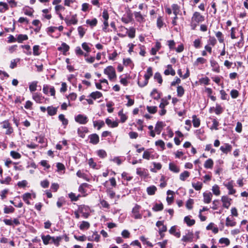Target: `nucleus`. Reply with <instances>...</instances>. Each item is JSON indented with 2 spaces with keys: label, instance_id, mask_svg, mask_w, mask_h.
I'll return each mask as SVG.
<instances>
[{
  "label": "nucleus",
  "instance_id": "f257e3e1",
  "mask_svg": "<svg viewBox=\"0 0 248 248\" xmlns=\"http://www.w3.org/2000/svg\"><path fill=\"white\" fill-rule=\"evenodd\" d=\"M204 20V17L199 12H195L194 13L191 20L190 26L191 29L195 30L196 28L201 22Z\"/></svg>",
  "mask_w": 248,
  "mask_h": 248
},
{
  "label": "nucleus",
  "instance_id": "f03ea898",
  "mask_svg": "<svg viewBox=\"0 0 248 248\" xmlns=\"http://www.w3.org/2000/svg\"><path fill=\"white\" fill-rule=\"evenodd\" d=\"M153 76V71L152 68L151 67H149L147 68V73L144 75V81L142 82L140 81L139 80L138 82V84L139 86L141 87H143L146 86L148 83L149 78Z\"/></svg>",
  "mask_w": 248,
  "mask_h": 248
},
{
  "label": "nucleus",
  "instance_id": "7ed1b4c3",
  "mask_svg": "<svg viewBox=\"0 0 248 248\" xmlns=\"http://www.w3.org/2000/svg\"><path fill=\"white\" fill-rule=\"evenodd\" d=\"M104 73L108 76L109 80H112L116 77L115 69L111 66H108L105 68Z\"/></svg>",
  "mask_w": 248,
  "mask_h": 248
},
{
  "label": "nucleus",
  "instance_id": "20e7f679",
  "mask_svg": "<svg viewBox=\"0 0 248 248\" xmlns=\"http://www.w3.org/2000/svg\"><path fill=\"white\" fill-rule=\"evenodd\" d=\"M75 121L79 124H85L88 121V117L83 114H78L75 118Z\"/></svg>",
  "mask_w": 248,
  "mask_h": 248
},
{
  "label": "nucleus",
  "instance_id": "39448f33",
  "mask_svg": "<svg viewBox=\"0 0 248 248\" xmlns=\"http://www.w3.org/2000/svg\"><path fill=\"white\" fill-rule=\"evenodd\" d=\"M1 127L4 129H6L5 132L6 135H10L13 132V129L8 121H3L1 123Z\"/></svg>",
  "mask_w": 248,
  "mask_h": 248
},
{
  "label": "nucleus",
  "instance_id": "423d86ee",
  "mask_svg": "<svg viewBox=\"0 0 248 248\" xmlns=\"http://www.w3.org/2000/svg\"><path fill=\"white\" fill-rule=\"evenodd\" d=\"M64 21H65L67 26H70L72 24H73V25L77 24L78 23V19L77 18V15L75 14V15H72L71 19H69L68 16H66L64 18Z\"/></svg>",
  "mask_w": 248,
  "mask_h": 248
},
{
  "label": "nucleus",
  "instance_id": "0eeeda50",
  "mask_svg": "<svg viewBox=\"0 0 248 248\" xmlns=\"http://www.w3.org/2000/svg\"><path fill=\"white\" fill-rule=\"evenodd\" d=\"M223 203L222 206L227 209H228L231 204L232 199L227 196H223L221 199Z\"/></svg>",
  "mask_w": 248,
  "mask_h": 248
},
{
  "label": "nucleus",
  "instance_id": "6e6552de",
  "mask_svg": "<svg viewBox=\"0 0 248 248\" xmlns=\"http://www.w3.org/2000/svg\"><path fill=\"white\" fill-rule=\"evenodd\" d=\"M140 208V206L137 204L133 208L132 213L134 218L136 219H140L142 217L141 215L139 213Z\"/></svg>",
  "mask_w": 248,
  "mask_h": 248
},
{
  "label": "nucleus",
  "instance_id": "1a4fd4ad",
  "mask_svg": "<svg viewBox=\"0 0 248 248\" xmlns=\"http://www.w3.org/2000/svg\"><path fill=\"white\" fill-rule=\"evenodd\" d=\"M225 186L229 190V194L232 195L236 192V190L233 189V181H231L224 184Z\"/></svg>",
  "mask_w": 248,
  "mask_h": 248
},
{
  "label": "nucleus",
  "instance_id": "9d476101",
  "mask_svg": "<svg viewBox=\"0 0 248 248\" xmlns=\"http://www.w3.org/2000/svg\"><path fill=\"white\" fill-rule=\"evenodd\" d=\"M90 142L93 144H97L99 141V138L97 134H93L89 136Z\"/></svg>",
  "mask_w": 248,
  "mask_h": 248
},
{
  "label": "nucleus",
  "instance_id": "9b49d317",
  "mask_svg": "<svg viewBox=\"0 0 248 248\" xmlns=\"http://www.w3.org/2000/svg\"><path fill=\"white\" fill-rule=\"evenodd\" d=\"M33 196L34 198H35V194L32 195L30 193H26L22 195L23 200L28 205L31 204L29 200L31 199V197Z\"/></svg>",
  "mask_w": 248,
  "mask_h": 248
},
{
  "label": "nucleus",
  "instance_id": "f8f14e48",
  "mask_svg": "<svg viewBox=\"0 0 248 248\" xmlns=\"http://www.w3.org/2000/svg\"><path fill=\"white\" fill-rule=\"evenodd\" d=\"M232 149V146L229 143H225L224 145L221 146L220 148V150L224 154H227L228 152L231 151Z\"/></svg>",
  "mask_w": 248,
  "mask_h": 248
},
{
  "label": "nucleus",
  "instance_id": "ddd939ff",
  "mask_svg": "<svg viewBox=\"0 0 248 248\" xmlns=\"http://www.w3.org/2000/svg\"><path fill=\"white\" fill-rule=\"evenodd\" d=\"M41 238L43 242V243L45 245H47L50 243H52V236L50 235H45L44 234L41 235Z\"/></svg>",
  "mask_w": 248,
  "mask_h": 248
},
{
  "label": "nucleus",
  "instance_id": "4468645a",
  "mask_svg": "<svg viewBox=\"0 0 248 248\" xmlns=\"http://www.w3.org/2000/svg\"><path fill=\"white\" fill-rule=\"evenodd\" d=\"M203 202L205 203H209L211 202L212 194L211 192H204L203 194Z\"/></svg>",
  "mask_w": 248,
  "mask_h": 248
},
{
  "label": "nucleus",
  "instance_id": "2eb2a0df",
  "mask_svg": "<svg viewBox=\"0 0 248 248\" xmlns=\"http://www.w3.org/2000/svg\"><path fill=\"white\" fill-rule=\"evenodd\" d=\"M193 234L192 232H188L186 235L183 236L181 240L185 242H192Z\"/></svg>",
  "mask_w": 248,
  "mask_h": 248
},
{
  "label": "nucleus",
  "instance_id": "dca6fc26",
  "mask_svg": "<svg viewBox=\"0 0 248 248\" xmlns=\"http://www.w3.org/2000/svg\"><path fill=\"white\" fill-rule=\"evenodd\" d=\"M168 69H166L164 71V74L166 76L171 75V76H174L175 75V71L172 68V66L170 64L167 65Z\"/></svg>",
  "mask_w": 248,
  "mask_h": 248
},
{
  "label": "nucleus",
  "instance_id": "f3484780",
  "mask_svg": "<svg viewBox=\"0 0 248 248\" xmlns=\"http://www.w3.org/2000/svg\"><path fill=\"white\" fill-rule=\"evenodd\" d=\"M33 99L37 103H42L44 97L38 93H34L32 94Z\"/></svg>",
  "mask_w": 248,
  "mask_h": 248
},
{
  "label": "nucleus",
  "instance_id": "a211bd4d",
  "mask_svg": "<svg viewBox=\"0 0 248 248\" xmlns=\"http://www.w3.org/2000/svg\"><path fill=\"white\" fill-rule=\"evenodd\" d=\"M210 63L211 66L212 67V70L217 73H219L220 69L217 62L214 60H211Z\"/></svg>",
  "mask_w": 248,
  "mask_h": 248
},
{
  "label": "nucleus",
  "instance_id": "6ab92c4d",
  "mask_svg": "<svg viewBox=\"0 0 248 248\" xmlns=\"http://www.w3.org/2000/svg\"><path fill=\"white\" fill-rule=\"evenodd\" d=\"M58 108L49 106L47 108V113L50 116H53L57 113Z\"/></svg>",
  "mask_w": 248,
  "mask_h": 248
},
{
  "label": "nucleus",
  "instance_id": "aec40b11",
  "mask_svg": "<svg viewBox=\"0 0 248 248\" xmlns=\"http://www.w3.org/2000/svg\"><path fill=\"white\" fill-rule=\"evenodd\" d=\"M169 170L174 173H178L180 171L179 167L171 162L169 164Z\"/></svg>",
  "mask_w": 248,
  "mask_h": 248
},
{
  "label": "nucleus",
  "instance_id": "412c9836",
  "mask_svg": "<svg viewBox=\"0 0 248 248\" xmlns=\"http://www.w3.org/2000/svg\"><path fill=\"white\" fill-rule=\"evenodd\" d=\"M164 124L162 122H158L155 126V131L157 134H160L163 127Z\"/></svg>",
  "mask_w": 248,
  "mask_h": 248
},
{
  "label": "nucleus",
  "instance_id": "4be33fe9",
  "mask_svg": "<svg viewBox=\"0 0 248 248\" xmlns=\"http://www.w3.org/2000/svg\"><path fill=\"white\" fill-rule=\"evenodd\" d=\"M58 49L61 51L64 54L69 49V46L65 43H62L60 47H59Z\"/></svg>",
  "mask_w": 248,
  "mask_h": 248
},
{
  "label": "nucleus",
  "instance_id": "5701e85b",
  "mask_svg": "<svg viewBox=\"0 0 248 248\" xmlns=\"http://www.w3.org/2000/svg\"><path fill=\"white\" fill-rule=\"evenodd\" d=\"M100 235L97 233V232H95L93 234L92 236H89L88 237V240L89 241H95L98 242L100 240Z\"/></svg>",
  "mask_w": 248,
  "mask_h": 248
},
{
  "label": "nucleus",
  "instance_id": "b1692460",
  "mask_svg": "<svg viewBox=\"0 0 248 248\" xmlns=\"http://www.w3.org/2000/svg\"><path fill=\"white\" fill-rule=\"evenodd\" d=\"M106 123L111 127L114 128L116 127L118 125V123L116 121H112L109 118L106 119Z\"/></svg>",
  "mask_w": 248,
  "mask_h": 248
},
{
  "label": "nucleus",
  "instance_id": "393cba45",
  "mask_svg": "<svg viewBox=\"0 0 248 248\" xmlns=\"http://www.w3.org/2000/svg\"><path fill=\"white\" fill-rule=\"evenodd\" d=\"M102 93L99 92V91H96L92 92L89 95L91 97H92L93 99L95 100L96 99L99 98L102 96Z\"/></svg>",
  "mask_w": 248,
  "mask_h": 248
},
{
  "label": "nucleus",
  "instance_id": "a878e982",
  "mask_svg": "<svg viewBox=\"0 0 248 248\" xmlns=\"http://www.w3.org/2000/svg\"><path fill=\"white\" fill-rule=\"evenodd\" d=\"M126 30H127L126 33L130 38H133L135 37L136 30L135 28L131 27L128 30L127 29Z\"/></svg>",
  "mask_w": 248,
  "mask_h": 248
},
{
  "label": "nucleus",
  "instance_id": "bb28decb",
  "mask_svg": "<svg viewBox=\"0 0 248 248\" xmlns=\"http://www.w3.org/2000/svg\"><path fill=\"white\" fill-rule=\"evenodd\" d=\"M94 127H97V129L99 130L101 127L105 125V123L103 121H95L93 122Z\"/></svg>",
  "mask_w": 248,
  "mask_h": 248
},
{
  "label": "nucleus",
  "instance_id": "cd10ccee",
  "mask_svg": "<svg viewBox=\"0 0 248 248\" xmlns=\"http://www.w3.org/2000/svg\"><path fill=\"white\" fill-rule=\"evenodd\" d=\"M214 162L211 158L207 159L204 164V167L206 169H212L213 167Z\"/></svg>",
  "mask_w": 248,
  "mask_h": 248
},
{
  "label": "nucleus",
  "instance_id": "c85d7f7f",
  "mask_svg": "<svg viewBox=\"0 0 248 248\" xmlns=\"http://www.w3.org/2000/svg\"><path fill=\"white\" fill-rule=\"evenodd\" d=\"M184 221L188 226H191L195 223V220L190 219L189 216H186L184 218Z\"/></svg>",
  "mask_w": 248,
  "mask_h": 248
},
{
  "label": "nucleus",
  "instance_id": "c756f323",
  "mask_svg": "<svg viewBox=\"0 0 248 248\" xmlns=\"http://www.w3.org/2000/svg\"><path fill=\"white\" fill-rule=\"evenodd\" d=\"M169 232L170 234H173L177 238H179L181 236L180 232H176V227L175 226H172L170 228L169 230Z\"/></svg>",
  "mask_w": 248,
  "mask_h": 248
},
{
  "label": "nucleus",
  "instance_id": "7c9ffc66",
  "mask_svg": "<svg viewBox=\"0 0 248 248\" xmlns=\"http://www.w3.org/2000/svg\"><path fill=\"white\" fill-rule=\"evenodd\" d=\"M87 131L88 130L86 127H81L78 129V133L79 137L83 138L85 137L84 132H87Z\"/></svg>",
  "mask_w": 248,
  "mask_h": 248
},
{
  "label": "nucleus",
  "instance_id": "2f4dec72",
  "mask_svg": "<svg viewBox=\"0 0 248 248\" xmlns=\"http://www.w3.org/2000/svg\"><path fill=\"white\" fill-rule=\"evenodd\" d=\"M156 187L154 186H152L147 187V192L148 195H153L155 194V192L156 191Z\"/></svg>",
  "mask_w": 248,
  "mask_h": 248
},
{
  "label": "nucleus",
  "instance_id": "473e14b6",
  "mask_svg": "<svg viewBox=\"0 0 248 248\" xmlns=\"http://www.w3.org/2000/svg\"><path fill=\"white\" fill-rule=\"evenodd\" d=\"M192 123L195 127H198L200 125V120L196 115L192 116Z\"/></svg>",
  "mask_w": 248,
  "mask_h": 248
},
{
  "label": "nucleus",
  "instance_id": "72a5a7b5",
  "mask_svg": "<svg viewBox=\"0 0 248 248\" xmlns=\"http://www.w3.org/2000/svg\"><path fill=\"white\" fill-rule=\"evenodd\" d=\"M189 172L185 170L180 174V179L181 181H184L187 178L189 177Z\"/></svg>",
  "mask_w": 248,
  "mask_h": 248
},
{
  "label": "nucleus",
  "instance_id": "f704fd0d",
  "mask_svg": "<svg viewBox=\"0 0 248 248\" xmlns=\"http://www.w3.org/2000/svg\"><path fill=\"white\" fill-rule=\"evenodd\" d=\"M90 224L88 222L86 221H82L79 226V228L81 230H83L85 229L87 230L90 228Z\"/></svg>",
  "mask_w": 248,
  "mask_h": 248
},
{
  "label": "nucleus",
  "instance_id": "c9c22d12",
  "mask_svg": "<svg viewBox=\"0 0 248 248\" xmlns=\"http://www.w3.org/2000/svg\"><path fill=\"white\" fill-rule=\"evenodd\" d=\"M38 81H34L30 83L29 90L31 92H33L36 90Z\"/></svg>",
  "mask_w": 248,
  "mask_h": 248
},
{
  "label": "nucleus",
  "instance_id": "e433bc0d",
  "mask_svg": "<svg viewBox=\"0 0 248 248\" xmlns=\"http://www.w3.org/2000/svg\"><path fill=\"white\" fill-rule=\"evenodd\" d=\"M152 209L155 212L161 211L163 209V205L162 203H155L152 208Z\"/></svg>",
  "mask_w": 248,
  "mask_h": 248
},
{
  "label": "nucleus",
  "instance_id": "4c0bfd02",
  "mask_svg": "<svg viewBox=\"0 0 248 248\" xmlns=\"http://www.w3.org/2000/svg\"><path fill=\"white\" fill-rule=\"evenodd\" d=\"M8 9V4L3 2H0V13H4Z\"/></svg>",
  "mask_w": 248,
  "mask_h": 248
},
{
  "label": "nucleus",
  "instance_id": "58836bf2",
  "mask_svg": "<svg viewBox=\"0 0 248 248\" xmlns=\"http://www.w3.org/2000/svg\"><path fill=\"white\" fill-rule=\"evenodd\" d=\"M212 190L214 194L218 196L220 194L219 187L217 185H215L212 186Z\"/></svg>",
  "mask_w": 248,
  "mask_h": 248
},
{
  "label": "nucleus",
  "instance_id": "ea45409f",
  "mask_svg": "<svg viewBox=\"0 0 248 248\" xmlns=\"http://www.w3.org/2000/svg\"><path fill=\"white\" fill-rule=\"evenodd\" d=\"M28 37L26 34H19L17 37V41L18 43H22L23 41L28 40Z\"/></svg>",
  "mask_w": 248,
  "mask_h": 248
},
{
  "label": "nucleus",
  "instance_id": "a19ab883",
  "mask_svg": "<svg viewBox=\"0 0 248 248\" xmlns=\"http://www.w3.org/2000/svg\"><path fill=\"white\" fill-rule=\"evenodd\" d=\"M173 13L175 16H177L180 12V7L177 4H173L171 6Z\"/></svg>",
  "mask_w": 248,
  "mask_h": 248
},
{
  "label": "nucleus",
  "instance_id": "79ce46f5",
  "mask_svg": "<svg viewBox=\"0 0 248 248\" xmlns=\"http://www.w3.org/2000/svg\"><path fill=\"white\" fill-rule=\"evenodd\" d=\"M118 116L120 117L121 122L122 123L125 122L127 119V117L123 113V111L122 110L119 111Z\"/></svg>",
  "mask_w": 248,
  "mask_h": 248
},
{
  "label": "nucleus",
  "instance_id": "37998d69",
  "mask_svg": "<svg viewBox=\"0 0 248 248\" xmlns=\"http://www.w3.org/2000/svg\"><path fill=\"white\" fill-rule=\"evenodd\" d=\"M192 186L196 190H200L202 187V184L201 182H198L197 183H192Z\"/></svg>",
  "mask_w": 248,
  "mask_h": 248
},
{
  "label": "nucleus",
  "instance_id": "c03bdc74",
  "mask_svg": "<svg viewBox=\"0 0 248 248\" xmlns=\"http://www.w3.org/2000/svg\"><path fill=\"white\" fill-rule=\"evenodd\" d=\"M236 222L232 219H231L229 217H227L226 220V226L233 227L235 226Z\"/></svg>",
  "mask_w": 248,
  "mask_h": 248
},
{
  "label": "nucleus",
  "instance_id": "a18cd8bd",
  "mask_svg": "<svg viewBox=\"0 0 248 248\" xmlns=\"http://www.w3.org/2000/svg\"><path fill=\"white\" fill-rule=\"evenodd\" d=\"M185 93L184 88L181 86H178L177 88V96L179 97H182Z\"/></svg>",
  "mask_w": 248,
  "mask_h": 248
},
{
  "label": "nucleus",
  "instance_id": "49530a36",
  "mask_svg": "<svg viewBox=\"0 0 248 248\" xmlns=\"http://www.w3.org/2000/svg\"><path fill=\"white\" fill-rule=\"evenodd\" d=\"M86 23L90 26L93 27L97 25V20L96 18H93L92 20L87 19Z\"/></svg>",
  "mask_w": 248,
  "mask_h": 248
},
{
  "label": "nucleus",
  "instance_id": "de8ad7c7",
  "mask_svg": "<svg viewBox=\"0 0 248 248\" xmlns=\"http://www.w3.org/2000/svg\"><path fill=\"white\" fill-rule=\"evenodd\" d=\"M147 111L151 114H155L156 112L157 108L156 106H147Z\"/></svg>",
  "mask_w": 248,
  "mask_h": 248
},
{
  "label": "nucleus",
  "instance_id": "09e8293b",
  "mask_svg": "<svg viewBox=\"0 0 248 248\" xmlns=\"http://www.w3.org/2000/svg\"><path fill=\"white\" fill-rule=\"evenodd\" d=\"M59 119L60 121H61L62 122L63 125H67L68 123V121L67 119H66L65 118V116L63 114H61L59 115Z\"/></svg>",
  "mask_w": 248,
  "mask_h": 248
},
{
  "label": "nucleus",
  "instance_id": "8fccbe9b",
  "mask_svg": "<svg viewBox=\"0 0 248 248\" xmlns=\"http://www.w3.org/2000/svg\"><path fill=\"white\" fill-rule=\"evenodd\" d=\"M134 16L138 21L142 22L143 21L144 17H143V16L141 15V14H140V12H135Z\"/></svg>",
  "mask_w": 248,
  "mask_h": 248
},
{
  "label": "nucleus",
  "instance_id": "3c124183",
  "mask_svg": "<svg viewBox=\"0 0 248 248\" xmlns=\"http://www.w3.org/2000/svg\"><path fill=\"white\" fill-rule=\"evenodd\" d=\"M223 109L221 107V106L220 105L217 104L216 105V108H215V112L216 114L217 115H219V114H221L223 112Z\"/></svg>",
  "mask_w": 248,
  "mask_h": 248
},
{
  "label": "nucleus",
  "instance_id": "603ef678",
  "mask_svg": "<svg viewBox=\"0 0 248 248\" xmlns=\"http://www.w3.org/2000/svg\"><path fill=\"white\" fill-rule=\"evenodd\" d=\"M154 78L155 79L157 80L159 84H162L163 80L162 76L159 73L156 72L155 73L154 75Z\"/></svg>",
  "mask_w": 248,
  "mask_h": 248
},
{
  "label": "nucleus",
  "instance_id": "864d4df0",
  "mask_svg": "<svg viewBox=\"0 0 248 248\" xmlns=\"http://www.w3.org/2000/svg\"><path fill=\"white\" fill-rule=\"evenodd\" d=\"M219 243L220 244H224L226 246H229L230 244V240L227 238L222 237L219 240Z\"/></svg>",
  "mask_w": 248,
  "mask_h": 248
},
{
  "label": "nucleus",
  "instance_id": "5fc2aeb1",
  "mask_svg": "<svg viewBox=\"0 0 248 248\" xmlns=\"http://www.w3.org/2000/svg\"><path fill=\"white\" fill-rule=\"evenodd\" d=\"M61 239L62 238L60 236H57L56 237H52V243H53L56 246H58Z\"/></svg>",
  "mask_w": 248,
  "mask_h": 248
},
{
  "label": "nucleus",
  "instance_id": "6e6d98bb",
  "mask_svg": "<svg viewBox=\"0 0 248 248\" xmlns=\"http://www.w3.org/2000/svg\"><path fill=\"white\" fill-rule=\"evenodd\" d=\"M10 155L14 159H19L21 156L19 153L14 151H12L10 152Z\"/></svg>",
  "mask_w": 248,
  "mask_h": 248
},
{
  "label": "nucleus",
  "instance_id": "4d7b16f0",
  "mask_svg": "<svg viewBox=\"0 0 248 248\" xmlns=\"http://www.w3.org/2000/svg\"><path fill=\"white\" fill-rule=\"evenodd\" d=\"M216 36L217 38L219 43H222L224 42L223 34L221 32L217 31L216 33Z\"/></svg>",
  "mask_w": 248,
  "mask_h": 248
},
{
  "label": "nucleus",
  "instance_id": "13d9d810",
  "mask_svg": "<svg viewBox=\"0 0 248 248\" xmlns=\"http://www.w3.org/2000/svg\"><path fill=\"white\" fill-rule=\"evenodd\" d=\"M206 62V59L202 57H199L197 59L195 62V65H198L199 64H203Z\"/></svg>",
  "mask_w": 248,
  "mask_h": 248
},
{
  "label": "nucleus",
  "instance_id": "bf43d9fd",
  "mask_svg": "<svg viewBox=\"0 0 248 248\" xmlns=\"http://www.w3.org/2000/svg\"><path fill=\"white\" fill-rule=\"evenodd\" d=\"M194 201L192 199H189L187 200L186 203V207L188 209H191L193 208V204Z\"/></svg>",
  "mask_w": 248,
  "mask_h": 248
},
{
  "label": "nucleus",
  "instance_id": "052dcab7",
  "mask_svg": "<svg viewBox=\"0 0 248 248\" xmlns=\"http://www.w3.org/2000/svg\"><path fill=\"white\" fill-rule=\"evenodd\" d=\"M15 211V209L12 206L7 207L6 206L4 208V213L5 214H9L13 213Z\"/></svg>",
  "mask_w": 248,
  "mask_h": 248
},
{
  "label": "nucleus",
  "instance_id": "680f3d73",
  "mask_svg": "<svg viewBox=\"0 0 248 248\" xmlns=\"http://www.w3.org/2000/svg\"><path fill=\"white\" fill-rule=\"evenodd\" d=\"M78 34L81 38H82L85 33L86 30L82 26H79L78 28Z\"/></svg>",
  "mask_w": 248,
  "mask_h": 248
},
{
  "label": "nucleus",
  "instance_id": "e2e57ef3",
  "mask_svg": "<svg viewBox=\"0 0 248 248\" xmlns=\"http://www.w3.org/2000/svg\"><path fill=\"white\" fill-rule=\"evenodd\" d=\"M79 197H80L79 195L77 196L75 193L72 192L69 194V197L71 199L72 201H77Z\"/></svg>",
  "mask_w": 248,
  "mask_h": 248
},
{
  "label": "nucleus",
  "instance_id": "0e129e2a",
  "mask_svg": "<svg viewBox=\"0 0 248 248\" xmlns=\"http://www.w3.org/2000/svg\"><path fill=\"white\" fill-rule=\"evenodd\" d=\"M140 240L144 244H146L149 247L152 248L153 247V244L149 241H147L146 238L144 236H141L140 237Z\"/></svg>",
  "mask_w": 248,
  "mask_h": 248
},
{
  "label": "nucleus",
  "instance_id": "69168bd1",
  "mask_svg": "<svg viewBox=\"0 0 248 248\" xmlns=\"http://www.w3.org/2000/svg\"><path fill=\"white\" fill-rule=\"evenodd\" d=\"M11 178L10 176H8L4 180H0V183L1 184L9 185L10 182L11 181Z\"/></svg>",
  "mask_w": 248,
  "mask_h": 248
},
{
  "label": "nucleus",
  "instance_id": "338daca9",
  "mask_svg": "<svg viewBox=\"0 0 248 248\" xmlns=\"http://www.w3.org/2000/svg\"><path fill=\"white\" fill-rule=\"evenodd\" d=\"M163 21L161 16H159L157 19V26L160 29L163 26Z\"/></svg>",
  "mask_w": 248,
  "mask_h": 248
},
{
  "label": "nucleus",
  "instance_id": "774afa93",
  "mask_svg": "<svg viewBox=\"0 0 248 248\" xmlns=\"http://www.w3.org/2000/svg\"><path fill=\"white\" fill-rule=\"evenodd\" d=\"M97 155L102 158H104L107 156V153L105 150H99L97 151Z\"/></svg>",
  "mask_w": 248,
  "mask_h": 248
}]
</instances>
